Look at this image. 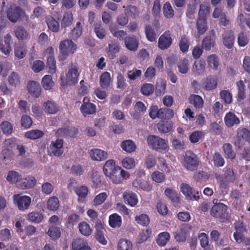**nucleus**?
<instances>
[{"label":"nucleus","mask_w":250,"mask_h":250,"mask_svg":"<svg viewBox=\"0 0 250 250\" xmlns=\"http://www.w3.org/2000/svg\"><path fill=\"white\" fill-rule=\"evenodd\" d=\"M170 235L167 232H163L160 233L157 236L156 242L158 245L164 246L169 240Z\"/></svg>","instance_id":"44"},{"label":"nucleus","mask_w":250,"mask_h":250,"mask_svg":"<svg viewBox=\"0 0 250 250\" xmlns=\"http://www.w3.org/2000/svg\"><path fill=\"white\" fill-rule=\"evenodd\" d=\"M172 43V38L169 31L165 32L159 38L158 45L159 48L164 50L168 48Z\"/></svg>","instance_id":"12"},{"label":"nucleus","mask_w":250,"mask_h":250,"mask_svg":"<svg viewBox=\"0 0 250 250\" xmlns=\"http://www.w3.org/2000/svg\"><path fill=\"white\" fill-rule=\"evenodd\" d=\"M180 189L188 200H197L199 198V196L196 195L195 191L186 183H182L180 186Z\"/></svg>","instance_id":"11"},{"label":"nucleus","mask_w":250,"mask_h":250,"mask_svg":"<svg viewBox=\"0 0 250 250\" xmlns=\"http://www.w3.org/2000/svg\"><path fill=\"white\" fill-rule=\"evenodd\" d=\"M46 22L48 28L52 31L57 32L59 30V23L51 16H48L46 17Z\"/></svg>","instance_id":"32"},{"label":"nucleus","mask_w":250,"mask_h":250,"mask_svg":"<svg viewBox=\"0 0 250 250\" xmlns=\"http://www.w3.org/2000/svg\"><path fill=\"white\" fill-rule=\"evenodd\" d=\"M13 199L15 207L22 211L28 209L32 202V199L30 196L21 194H14Z\"/></svg>","instance_id":"3"},{"label":"nucleus","mask_w":250,"mask_h":250,"mask_svg":"<svg viewBox=\"0 0 250 250\" xmlns=\"http://www.w3.org/2000/svg\"><path fill=\"white\" fill-rule=\"evenodd\" d=\"M73 15L71 12H67L64 13L61 25L62 27H66L70 26L73 23Z\"/></svg>","instance_id":"41"},{"label":"nucleus","mask_w":250,"mask_h":250,"mask_svg":"<svg viewBox=\"0 0 250 250\" xmlns=\"http://www.w3.org/2000/svg\"><path fill=\"white\" fill-rule=\"evenodd\" d=\"M158 130L163 133L170 132L173 127V124L171 122L161 120L157 125Z\"/></svg>","instance_id":"29"},{"label":"nucleus","mask_w":250,"mask_h":250,"mask_svg":"<svg viewBox=\"0 0 250 250\" xmlns=\"http://www.w3.org/2000/svg\"><path fill=\"white\" fill-rule=\"evenodd\" d=\"M126 48L131 51L137 50L139 45V41L135 37H127L124 40Z\"/></svg>","instance_id":"25"},{"label":"nucleus","mask_w":250,"mask_h":250,"mask_svg":"<svg viewBox=\"0 0 250 250\" xmlns=\"http://www.w3.org/2000/svg\"><path fill=\"white\" fill-rule=\"evenodd\" d=\"M237 87L238 89V100H243L245 98V82L240 80L236 83Z\"/></svg>","instance_id":"53"},{"label":"nucleus","mask_w":250,"mask_h":250,"mask_svg":"<svg viewBox=\"0 0 250 250\" xmlns=\"http://www.w3.org/2000/svg\"><path fill=\"white\" fill-rule=\"evenodd\" d=\"M109 30L113 36L120 40L126 35V32L124 30H118V27L116 24H111L109 27Z\"/></svg>","instance_id":"39"},{"label":"nucleus","mask_w":250,"mask_h":250,"mask_svg":"<svg viewBox=\"0 0 250 250\" xmlns=\"http://www.w3.org/2000/svg\"><path fill=\"white\" fill-rule=\"evenodd\" d=\"M47 234L51 239L56 240L61 236L60 229L58 227L52 226L49 229Z\"/></svg>","instance_id":"62"},{"label":"nucleus","mask_w":250,"mask_h":250,"mask_svg":"<svg viewBox=\"0 0 250 250\" xmlns=\"http://www.w3.org/2000/svg\"><path fill=\"white\" fill-rule=\"evenodd\" d=\"M59 199L55 196L50 197L47 202V208L51 211L57 210L59 207Z\"/></svg>","instance_id":"43"},{"label":"nucleus","mask_w":250,"mask_h":250,"mask_svg":"<svg viewBox=\"0 0 250 250\" xmlns=\"http://www.w3.org/2000/svg\"><path fill=\"white\" fill-rule=\"evenodd\" d=\"M13 231L7 228L0 230V239L4 241H8L12 237Z\"/></svg>","instance_id":"60"},{"label":"nucleus","mask_w":250,"mask_h":250,"mask_svg":"<svg viewBox=\"0 0 250 250\" xmlns=\"http://www.w3.org/2000/svg\"><path fill=\"white\" fill-rule=\"evenodd\" d=\"M43 219V216L42 213L34 211L28 214L27 219L31 222L35 223H39Z\"/></svg>","instance_id":"58"},{"label":"nucleus","mask_w":250,"mask_h":250,"mask_svg":"<svg viewBox=\"0 0 250 250\" xmlns=\"http://www.w3.org/2000/svg\"><path fill=\"white\" fill-rule=\"evenodd\" d=\"M227 210V206L223 203L217 205H214L210 209V214L211 216L220 218L223 216Z\"/></svg>","instance_id":"20"},{"label":"nucleus","mask_w":250,"mask_h":250,"mask_svg":"<svg viewBox=\"0 0 250 250\" xmlns=\"http://www.w3.org/2000/svg\"><path fill=\"white\" fill-rule=\"evenodd\" d=\"M94 31L97 37L100 39H104L106 35L105 27L101 23L95 24Z\"/></svg>","instance_id":"47"},{"label":"nucleus","mask_w":250,"mask_h":250,"mask_svg":"<svg viewBox=\"0 0 250 250\" xmlns=\"http://www.w3.org/2000/svg\"><path fill=\"white\" fill-rule=\"evenodd\" d=\"M28 92L33 97H38L41 93V88L39 83L35 81H30L27 85Z\"/></svg>","instance_id":"23"},{"label":"nucleus","mask_w":250,"mask_h":250,"mask_svg":"<svg viewBox=\"0 0 250 250\" xmlns=\"http://www.w3.org/2000/svg\"><path fill=\"white\" fill-rule=\"evenodd\" d=\"M75 192L79 197V200L84 199L88 194V189L84 186H78L75 188Z\"/></svg>","instance_id":"46"},{"label":"nucleus","mask_w":250,"mask_h":250,"mask_svg":"<svg viewBox=\"0 0 250 250\" xmlns=\"http://www.w3.org/2000/svg\"><path fill=\"white\" fill-rule=\"evenodd\" d=\"M224 122L227 126L231 127L239 125L240 120L234 112L229 111L225 115Z\"/></svg>","instance_id":"15"},{"label":"nucleus","mask_w":250,"mask_h":250,"mask_svg":"<svg viewBox=\"0 0 250 250\" xmlns=\"http://www.w3.org/2000/svg\"><path fill=\"white\" fill-rule=\"evenodd\" d=\"M37 180L34 177L29 176L25 178H22L18 184V187L21 189L30 188L35 186Z\"/></svg>","instance_id":"22"},{"label":"nucleus","mask_w":250,"mask_h":250,"mask_svg":"<svg viewBox=\"0 0 250 250\" xmlns=\"http://www.w3.org/2000/svg\"><path fill=\"white\" fill-rule=\"evenodd\" d=\"M145 34L148 41L153 42L156 41V35L153 28L150 25H146L145 28Z\"/></svg>","instance_id":"50"},{"label":"nucleus","mask_w":250,"mask_h":250,"mask_svg":"<svg viewBox=\"0 0 250 250\" xmlns=\"http://www.w3.org/2000/svg\"><path fill=\"white\" fill-rule=\"evenodd\" d=\"M135 159L130 156H127L124 158L121 162L122 166L126 169H130L133 168L136 166Z\"/></svg>","instance_id":"40"},{"label":"nucleus","mask_w":250,"mask_h":250,"mask_svg":"<svg viewBox=\"0 0 250 250\" xmlns=\"http://www.w3.org/2000/svg\"><path fill=\"white\" fill-rule=\"evenodd\" d=\"M223 150L227 157L231 159L235 158L236 154L234 151L232 150V146L229 144L226 143L223 145Z\"/></svg>","instance_id":"57"},{"label":"nucleus","mask_w":250,"mask_h":250,"mask_svg":"<svg viewBox=\"0 0 250 250\" xmlns=\"http://www.w3.org/2000/svg\"><path fill=\"white\" fill-rule=\"evenodd\" d=\"M42 87L45 90H51L54 87V82L50 75H45L42 80Z\"/></svg>","instance_id":"42"},{"label":"nucleus","mask_w":250,"mask_h":250,"mask_svg":"<svg viewBox=\"0 0 250 250\" xmlns=\"http://www.w3.org/2000/svg\"><path fill=\"white\" fill-rule=\"evenodd\" d=\"M15 33L16 37L19 40H26L28 36V34L26 29L21 26L15 28Z\"/></svg>","instance_id":"49"},{"label":"nucleus","mask_w":250,"mask_h":250,"mask_svg":"<svg viewBox=\"0 0 250 250\" xmlns=\"http://www.w3.org/2000/svg\"><path fill=\"white\" fill-rule=\"evenodd\" d=\"M109 223L112 228L120 227L122 224L121 217L116 213L111 215L109 218Z\"/></svg>","instance_id":"45"},{"label":"nucleus","mask_w":250,"mask_h":250,"mask_svg":"<svg viewBox=\"0 0 250 250\" xmlns=\"http://www.w3.org/2000/svg\"><path fill=\"white\" fill-rule=\"evenodd\" d=\"M210 6L208 3L203 2L200 5L198 18L207 19V16L209 14Z\"/></svg>","instance_id":"31"},{"label":"nucleus","mask_w":250,"mask_h":250,"mask_svg":"<svg viewBox=\"0 0 250 250\" xmlns=\"http://www.w3.org/2000/svg\"><path fill=\"white\" fill-rule=\"evenodd\" d=\"M132 185L136 188L141 189L146 191H149L152 188V186L148 182L140 179L134 180L132 182Z\"/></svg>","instance_id":"24"},{"label":"nucleus","mask_w":250,"mask_h":250,"mask_svg":"<svg viewBox=\"0 0 250 250\" xmlns=\"http://www.w3.org/2000/svg\"><path fill=\"white\" fill-rule=\"evenodd\" d=\"M23 13V11L20 7L12 5L8 8L7 16L10 21L16 22Z\"/></svg>","instance_id":"9"},{"label":"nucleus","mask_w":250,"mask_h":250,"mask_svg":"<svg viewBox=\"0 0 250 250\" xmlns=\"http://www.w3.org/2000/svg\"><path fill=\"white\" fill-rule=\"evenodd\" d=\"M223 43L228 48H231L234 44V33L231 30L225 31L223 34Z\"/></svg>","instance_id":"26"},{"label":"nucleus","mask_w":250,"mask_h":250,"mask_svg":"<svg viewBox=\"0 0 250 250\" xmlns=\"http://www.w3.org/2000/svg\"><path fill=\"white\" fill-rule=\"evenodd\" d=\"M191 230V226L188 224H184L182 226L178 232L175 233V238L178 242H184L189 231Z\"/></svg>","instance_id":"17"},{"label":"nucleus","mask_w":250,"mask_h":250,"mask_svg":"<svg viewBox=\"0 0 250 250\" xmlns=\"http://www.w3.org/2000/svg\"><path fill=\"white\" fill-rule=\"evenodd\" d=\"M206 62L203 59L195 62L192 68V72L196 74H202L205 69Z\"/></svg>","instance_id":"30"},{"label":"nucleus","mask_w":250,"mask_h":250,"mask_svg":"<svg viewBox=\"0 0 250 250\" xmlns=\"http://www.w3.org/2000/svg\"><path fill=\"white\" fill-rule=\"evenodd\" d=\"M63 152V141L62 139L52 141L48 148V152L50 156H59L61 155Z\"/></svg>","instance_id":"7"},{"label":"nucleus","mask_w":250,"mask_h":250,"mask_svg":"<svg viewBox=\"0 0 250 250\" xmlns=\"http://www.w3.org/2000/svg\"><path fill=\"white\" fill-rule=\"evenodd\" d=\"M77 133L78 129L73 127L70 128H60L56 132V134L58 136H70L73 137Z\"/></svg>","instance_id":"34"},{"label":"nucleus","mask_w":250,"mask_h":250,"mask_svg":"<svg viewBox=\"0 0 250 250\" xmlns=\"http://www.w3.org/2000/svg\"><path fill=\"white\" fill-rule=\"evenodd\" d=\"M16 145V139L14 138H9L4 141L2 144L1 153L4 155V160L11 161L13 159L14 154L10 152L12 148Z\"/></svg>","instance_id":"5"},{"label":"nucleus","mask_w":250,"mask_h":250,"mask_svg":"<svg viewBox=\"0 0 250 250\" xmlns=\"http://www.w3.org/2000/svg\"><path fill=\"white\" fill-rule=\"evenodd\" d=\"M135 220L138 224L143 226H146L149 223V217L146 214H141L136 216L135 217Z\"/></svg>","instance_id":"63"},{"label":"nucleus","mask_w":250,"mask_h":250,"mask_svg":"<svg viewBox=\"0 0 250 250\" xmlns=\"http://www.w3.org/2000/svg\"><path fill=\"white\" fill-rule=\"evenodd\" d=\"M131 243L127 240H121L118 245V250H132Z\"/></svg>","instance_id":"64"},{"label":"nucleus","mask_w":250,"mask_h":250,"mask_svg":"<svg viewBox=\"0 0 250 250\" xmlns=\"http://www.w3.org/2000/svg\"><path fill=\"white\" fill-rule=\"evenodd\" d=\"M198 165L197 156L190 151H187L184 155L183 166L188 170H193Z\"/></svg>","instance_id":"6"},{"label":"nucleus","mask_w":250,"mask_h":250,"mask_svg":"<svg viewBox=\"0 0 250 250\" xmlns=\"http://www.w3.org/2000/svg\"><path fill=\"white\" fill-rule=\"evenodd\" d=\"M163 10L165 16L167 18H172L173 17L174 12L169 2H166L164 4Z\"/></svg>","instance_id":"59"},{"label":"nucleus","mask_w":250,"mask_h":250,"mask_svg":"<svg viewBox=\"0 0 250 250\" xmlns=\"http://www.w3.org/2000/svg\"><path fill=\"white\" fill-rule=\"evenodd\" d=\"M59 60L63 61L68 55L73 53L77 49V45L72 41L64 40L60 43Z\"/></svg>","instance_id":"1"},{"label":"nucleus","mask_w":250,"mask_h":250,"mask_svg":"<svg viewBox=\"0 0 250 250\" xmlns=\"http://www.w3.org/2000/svg\"><path fill=\"white\" fill-rule=\"evenodd\" d=\"M27 53L26 47L24 45L17 44L14 47V54L16 57L19 59L25 57Z\"/></svg>","instance_id":"33"},{"label":"nucleus","mask_w":250,"mask_h":250,"mask_svg":"<svg viewBox=\"0 0 250 250\" xmlns=\"http://www.w3.org/2000/svg\"><path fill=\"white\" fill-rule=\"evenodd\" d=\"M166 83L163 80H159L156 84V94L157 96L163 95L166 90Z\"/></svg>","instance_id":"51"},{"label":"nucleus","mask_w":250,"mask_h":250,"mask_svg":"<svg viewBox=\"0 0 250 250\" xmlns=\"http://www.w3.org/2000/svg\"><path fill=\"white\" fill-rule=\"evenodd\" d=\"M95 238L101 244L105 245L107 240L105 237V230L101 223H97L96 224Z\"/></svg>","instance_id":"16"},{"label":"nucleus","mask_w":250,"mask_h":250,"mask_svg":"<svg viewBox=\"0 0 250 250\" xmlns=\"http://www.w3.org/2000/svg\"><path fill=\"white\" fill-rule=\"evenodd\" d=\"M158 168L164 172L169 173L171 171V167L166 161L163 158H160L158 164Z\"/></svg>","instance_id":"56"},{"label":"nucleus","mask_w":250,"mask_h":250,"mask_svg":"<svg viewBox=\"0 0 250 250\" xmlns=\"http://www.w3.org/2000/svg\"><path fill=\"white\" fill-rule=\"evenodd\" d=\"M79 73L77 66L72 64L68 67L64 79L61 78V85L62 87H65L67 85H73L78 82Z\"/></svg>","instance_id":"2"},{"label":"nucleus","mask_w":250,"mask_h":250,"mask_svg":"<svg viewBox=\"0 0 250 250\" xmlns=\"http://www.w3.org/2000/svg\"><path fill=\"white\" fill-rule=\"evenodd\" d=\"M165 195L168 197L172 202L178 203L179 197L177 191L170 188H167L165 191Z\"/></svg>","instance_id":"52"},{"label":"nucleus","mask_w":250,"mask_h":250,"mask_svg":"<svg viewBox=\"0 0 250 250\" xmlns=\"http://www.w3.org/2000/svg\"><path fill=\"white\" fill-rule=\"evenodd\" d=\"M120 146L122 150L127 153H133L137 148L136 144L131 140L123 141L121 142Z\"/></svg>","instance_id":"27"},{"label":"nucleus","mask_w":250,"mask_h":250,"mask_svg":"<svg viewBox=\"0 0 250 250\" xmlns=\"http://www.w3.org/2000/svg\"><path fill=\"white\" fill-rule=\"evenodd\" d=\"M146 142L149 147L156 150H165L168 147L167 142L156 135L148 136Z\"/></svg>","instance_id":"4"},{"label":"nucleus","mask_w":250,"mask_h":250,"mask_svg":"<svg viewBox=\"0 0 250 250\" xmlns=\"http://www.w3.org/2000/svg\"><path fill=\"white\" fill-rule=\"evenodd\" d=\"M214 45V39L211 36H207L202 41V46L203 48L206 50H210Z\"/></svg>","instance_id":"54"},{"label":"nucleus","mask_w":250,"mask_h":250,"mask_svg":"<svg viewBox=\"0 0 250 250\" xmlns=\"http://www.w3.org/2000/svg\"><path fill=\"white\" fill-rule=\"evenodd\" d=\"M112 83L110 74L109 72H105L101 76L100 84L101 87L104 88L108 87Z\"/></svg>","instance_id":"35"},{"label":"nucleus","mask_w":250,"mask_h":250,"mask_svg":"<svg viewBox=\"0 0 250 250\" xmlns=\"http://www.w3.org/2000/svg\"><path fill=\"white\" fill-rule=\"evenodd\" d=\"M44 110L49 114H55L59 110L57 104L51 101H48L44 104Z\"/></svg>","instance_id":"37"},{"label":"nucleus","mask_w":250,"mask_h":250,"mask_svg":"<svg viewBox=\"0 0 250 250\" xmlns=\"http://www.w3.org/2000/svg\"><path fill=\"white\" fill-rule=\"evenodd\" d=\"M89 156L94 161L102 162L108 158V153L104 150L99 148H93L89 151Z\"/></svg>","instance_id":"10"},{"label":"nucleus","mask_w":250,"mask_h":250,"mask_svg":"<svg viewBox=\"0 0 250 250\" xmlns=\"http://www.w3.org/2000/svg\"><path fill=\"white\" fill-rule=\"evenodd\" d=\"M125 204H127L131 207L136 206L139 202V199L137 195L131 191H126L123 195Z\"/></svg>","instance_id":"13"},{"label":"nucleus","mask_w":250,"mask_h":250,"mask_svg":"<svg viewBox=\"0 0 250 250\" xmlns=\"http://www.w3.org/2000/svg\"><path fill=\"white\" fill-rule=\"evenodd\" d=\"M79 229L80 233L86 236L90 235L92 231L90 225L85 222H81L79 224Z\"/></svg>","instance_id":"48"},{"label":"nucleus","mask_w":250,"mask_h":250,"mask_svg":"<svg viewBox=\"0 0 250 250\" xmlns=\"http://www.w3.org/2000/svg\"><path fill=\"white\" fill-rule=\"evenodd\" d=\"M21 174L15 170H10L7 172L6 179L8 182L17 184L18 186V184L21 180Z\"/></svg>","instance_id":"28"},{"label":"nucleus","mask_w":250,"mask_h":250,"mask_svg":"<svg viewBox=\"0 0 250 250\" xmlns=\"http://www.w3.org/2000/svg\"><path fill=\"white\" fill-rule=\"evenodd\" d=\"M11 35L10 34H6L3 39H0V50L6 55H9L11 51Z\"/></svg>","instance_id":"14"},{"label":"nucleus","mask_w":250,"mask_h":250,"mask_svg":"<svg viewBox=\"0 0 250 250\" xmlns=\"http://www.w3.org/2000/svg\"><path fill=\"white\" fill-rule=\"evenodd\" d=\"M197 33L195 34V37L198 39L200 36L203 35L208 29L207 19L197 18L196 20Z\"/></svg>","instance_id":"18"},{"label":"nucleus","mask_w":250,"mask_h":250,"mask_svg":"<svg viewBox=\"0 0 250 250\" xmlns=\"http://www.w3.org/2000/svg\"><path fill=\"white\" fill-rule=\"evenodd\" d=\"M217 86V78L210 76L205 78L202 83L203 88L208 91L214 89Z\"/></svg>","instance_id":"21"},{"label":"nucleus","mask_w":250,"mask_h":250,"mask_svg":"<svg viewBox=\"0 0 250 250\" xmlns=\"http://www.w3.org/2000/svg\"><path fill=\"white\" fill-rule=\"evenodd\" d=\"M189 100L196 108H202L204 104L203 99L198 95H191L189 97Z\"/></svg>","instance_id":"36"},{"label":"nucleus","mask_w":250,"mask_h":250,"mask_svg":"<svg viewBox=\"0 0 250 250\" xmlns=\"http://www.w3.org/2000/svg\"><path fill=\"white\" fill-rule=\"evenodd\" d=\"M121 167L115 165V161L112 159L107 160L103 167V172L106 176L110 175L113 172L119 171Z\"/></svg>","instance_id":"19"},{"label":"nucleus","mask_w":250,"mask_h":250,"mask_svg":"<svg viewBox=\"0 0 250 250\" xmlns=\"http://www.w3.org/2000/svg\"><path fill=\"white\" fill-rule=\"evenodd\" d=\"M43 135V133L38 129L31 130L27 131L25 134V137L28 139L32 140L41 138Z\"/></svg>","instance_id":"55"},{"label":"nucleus","mask_w":250,"mask_h":250,"mask_svg":"<svg viewBox=\"0 0 250 250\" xmlns=\"http://www.w3.org/2000/svg\"><path fill=\"white\" fill-rule=\"evenodd\" d=\"M83 104L80 107V111L84 117L92 115L96 112V106L93 104L89 102V100L84 97Z\"/></svg>","instance_id":"8"},{"label":"nucleus","mask_w":250,"mask_h":250,"mask_svg":"<svg viewBox=\"0 0 250 250\" xmlns=\"http://www.w3.org/2000/svg\"><path fill=\"white\" fill-rule=\"evenodd\" d=\"M1 129L3 134L6 135H10L13 132V125L8 121L2 122L0 125Z\"/></svg>","instance_id":"61"},{"label":"nucleus","mask_w":250,"mask_h":250,"mask_svg":"<svg viewBox=\"0 0 250 250\" xmlns=\"http://www.w3.org/2000/svg\"><path fill=\"white\" fill-rule=\"evenodd\" d=\"M163 108L159 109L156 105H151L149 109V117L152 119L156 118L163 119Z\"/></svg>","instance_id":"38"}]
</instances>
